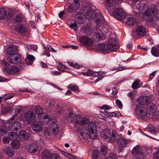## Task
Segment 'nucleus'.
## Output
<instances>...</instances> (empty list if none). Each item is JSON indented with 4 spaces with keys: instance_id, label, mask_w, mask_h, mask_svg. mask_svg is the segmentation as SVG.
<instances>
[{
    "instance_id": "obj_6",
    "label": "nucleus",
    "mask_w": 159,
    "mask_h": 159,
    "mask_svg": "<svg viewBox=\"0 0 159 159\" xmlns=\"http://www.w3.org/2000/svg\"><path fill=\"white\" fill-rule=\"evenodd\" d=\"M108 33L107 29L102 28L101 29L97 30L93 34V38L96 41L104 39L105 38V34Z\"/></svg>"
},
{
    "instance_id": "obj_24",
    "label": "nucleus",
    "mask_w": 159,
    "mask_h": 159,
    "mask_svg": "<svg viewBox=\"0 0 159 159\" xmlns=\"http://www.w3.org/2000/svg\"><path fill=\"white\" fill-rule=\"evenodd\" d=\"M52 154L48 150L43 149L41 153V158L42 159H51Z\"/></svg>"
},
{
    "instance_id": "obj_7",
    "label": "nucleus",
    "mask_w": 159,
    "mask_h": 159,
    "mask_svg": "<svg viewBox=\"0 0 159 159\" xmlns=\"http://www.w3.org/2000/svg\"><path fill=\"white\" fill-rule=\"evenodd\" d=\"M135 112L138 117L141 118L142 119L146 120L149 117L146 111H145L143 107L140 105L136 106Z\"/></svg>"
},
{
    "instance_id": "obj_49",
    "label": "nucleus",
    "mask_w": 159,
    "mask_h": 159,
    "mask_svg": "<svg viewBox=\"0 0 159 159\" xmlns=\"http://www.w3.org/2000/svg\"><path fill=\"white\" fill-rule=\"evenodd\" d=\"M68 63L70 66L76 69H79V66L76 62L69 61Z\"/></svg>"
},
{
    "instance_id": "obj_52",
    "label": "nucleus",
    "mask_w": 159,
    "mask_h": 159,
    "mask_svg": "<svg viewBox=\"0 0 159 159\" xmlns=\"http://www.w3.org/2000/svg\"><path fill=\"white\" fill-rule=\"evenodd\" d=\"M80 135L84 140L87 139L89 138H90V134L80 132Z\"/></svg>"
},
{
    "instance_id": "obj_62",
    "label": "nucleus",
    "mask_w": 159,
    "mask_h": 159,
    "mask_svg": "<svg viewBox=\"0 0 159 159\" xmlns=\"http://www.w3.org/2000/svg\"><path fill=\"white\" fill-rule=\"evenodd\" d=\"M51 74L53 76H57L60 75L61 73L57 71L52 70L50 72Z\"/></svg>"
},
{
    "instance_id": "obj_54",
    "label": "nucleus",
    "mask_w": 159,
    "mask_h": 159,
    "mask_svg": "<svg viewBox=\"0 0 159 159\" xmlns=\"http://www.w3.org/2000/svg\"><path fill=\"white\" fill-rule=\"evenodd\" d=\"M11 68L10 69L7 67H4L3 69L4 73L6 75H11Z\"/></svg>"
},
{
    "instance_id": "obj_44",
    "label": "nucleus",
    "mask_w": 159,
    "mask_h": 159,
    "mask_svg": "<svg viewBox=\"0 0 159 159\" xmlns=\"http://www.w3.org/2000/svg\"><path fill=\"white\" fill-rule=\"evenodd\" d=\"M34 110L37 114L39 115V117H40V116L42 115L41 114L43 113V110L42 108L39 106H36L34 107Z\"/></svg>"
},
{
    "instance_id": "obj_56",
    "label": "nucleus",
    "mask_w": 159,
    "mask_h": 159,
    "mask_svg": "<svg viewBox=\"0 0 159 159\" xmlns=\"http://www.w3.org/2000/svg\"><path fill=\"white\" fill-rule=\"evenodd\" d=\"M107 148L105 145L102 146L100 149L101 151L102 152L103 155H105L107 153Z\"/></svg>"
},
{
    "instance_id": "obj_18",
    "label": "nucleus",
    "mask_w": 159,
    "mask_h": 159,
    "mask_svg": "<svg viewBox=\"0 0 159 159\" xmlns=\"http://www.w3.org/2000/svg\"><path fill=\"white\" fill-rule=\"evenodd\" d=\"M7 53L9 56L17 55L18 53L17 47L15 45H11L7 49Z\"/></svg>"
},
{
    "instance_id": "obj_64",
    "label": "nucleus",
    "mask_w": 159,
    "mask_h": 159,
    "mask_svg": "<svg viewBox=\"0 0 159 159\" xmlns=\"http://www.w3.org/2000/svg\"><path fill=\"white\" fill-rule=\"evenodd\" d=\"M154 159H159V150L153 154Z\"/></svg>"
},
{
    "instance_id": "obj_40",
    "label": "nucleus",
    "mask_w": 159,
    "mask_h": 159,
    "mask_svg": "<svg viewBox=\"0 0 159 159\" xmlns=\"http://www.w3.org/2000/svg\"><path fill=\"white\" fill-rule=\"evenodd\" d=\"M11 75H17L19 73V68L12 66L11 67Z\"/></svg>"
},
{
    "instance_id": "obj_53",
    "label": "nucleus",
    "mask_w": 159,
    "mask_h": 159,
    "mask_svg": "<svg viewBox=\"0 0 159 159\" xmlns=\"http://www.w3.org/2000/svg\"><path fill=\"white\" fill-rule=\"evenodd\" d=\"M14 94L12 93H9L6 94L3 96V98L5 100H7L10 99L13 97Z\"/></svg>"
},
{
    "instance_id": "obj_26",
    "label": "nucleus",
    "mask_w": 159,
    "mask_h": 159,
    "mask_svg": "<svg viewBox=\"0 0 159 159\" xmlns=\"http://www.w3.org/2000/svg\"><path fill=\"white\" fill-rule=\"evenodd\" d=\"M38 146L37 144L32 143L30 144L27 148L28 152L30 153H35L38 149Z\"/></svg>"
},
{
    "instance_id": "obj_36",
    "label": "nucleus",
    "mask_w": 159,
    "mask_h": 159,
    "mask_svg": "<svg viewBox=\"0 0 159 159\" xmlns=\"http://www.w3.org/2000/svg\"><path fill=\"white\" fill-rule=\"evenodd\" d=\"M126 24L129 25H134L136 24L135 19L133 17H130L127 18L126 21H125Z\"/></svg>"
},
{
    "instance_id": "obj_32",
    "label": "nucleus",
    "mask_w": 159,
    "mask_h": 159,
    "mask_svg": "<svg viewBox=\"0 0 159 159\" xmlns=\"http://www.w3.org/2000/svg\"><path fill=\"white\" fill-rule=\"evenodd\" d=\"M35 57L32 55H27V57L25 60L26 64L27 65H31L33 63V61L34 60Z\"/></svg>"
},
{
    "instance_id": "obj_4",
    "label": "nucleus",
    "mask_w": 159,
    "mask_h": 159,
    "mask_svg": "<svg viewBox=\"0 0 159 159\" xmlns=\"http://www.w3.org/2000/svg\"><path fill=\"white\" fill-rule=\"evenodd\" d=\"M139 152L135 159H144L147 154V149L146 148H140V146L137 145L133 149L131 153L133 156H136Z\"/></svg>"
},
{
    "instance_id": "obj_20",
    "label": "nucleus",
    "mask_w": 159,
    "mask_h": 159,
    "mask_svg": "<svg viewBox=\"0 0 159 159\" xmlns=\"http://www.w3.org/2000/svg\"><path fill=\"white\" fill-rule=\"evenodd\" d=\"M51 133L54 135H56L59 132V128L57 124L55 122H51L49 125Z\"/></svg>"
},
{
    "instance_id": "obj_51",
    "label": "nucleus",
    "mask_w": 159,
    "mask_h": 159,
    "mask_svg": "<svg viewBox=\"0 0 159 159\" xmlns=\"http://www.w3.org/2000/svg\"><path fill=\"white\" fill-rule=\"evenodd\" d=\"M27 48L29 51H31L32 50L36 51L37 49V46L34 45H28L27 46Z\"/></svg>"
},
{
    "instance_id": "obj_10",
    "label": "nucleus",
    "mask_w": 159,
    "mask_h": 159,
    "mask_svg": "<svg viewBox=\"0 0 159 159\" xmlns=\"http://www.w3.org/2000/svg\"><path fill=\"white\" fill-rule=\"evenodd\" d=\"M7 18L9 20L8 23H10L13 21L14 22H21L23 19V17L21 16H17L14 18V14L12 11H10L8 12Z\"/></svg>"
},
{
    "instance_id": "obj_21",
    "label": "nucleus",
    "mask_w": 159,
    "mask_h": 159,
    "mask_svg": "<svg viewBox=\"0 0 159 159\" xmlns=\"http://www.w3.org/2000/svg\"><path fill=\"white\" fill-rule=\"evenodd\" d=\"M79 41L80 43L86 46L91 45L93 43V40L91 39L88 37L82 36L80 37Z\"/></svg>"
},
{
    "instance_id": "obj_57",
    "label": "nucleus",
    "mask_w": 159,
    "mask_h": 159,
    "mask_svg": "<svg viewBox=\"0 0 159 159\" xmlns=\"http://www.w3.org/2000/svg\"><path fill=\"white\" fill-rule=\"evenodd\" d=\"M116 103L119 108L120 109L122 108L123 105L121 101L119 100L118 99H116Z\"/></svg>"
},
{
    "instance_id": "obj_33",
    "label": "nucleus",
    "mask_w": 159,
    "mask_h": 159,
    "mask_svg": "<svg viewBox=\"0 0 159 159\" xmlns=\"http://www.w3.org/2000/svg\"><path fill=\"white\" fill-rule=\"evenodd\" d=\"M7 11L4 8H0V19L4 20L6 17L7 20H9L7 18Z\"/></svg>"
},
{
    "instance_id": "obj_2",
    "label": "nucleus",
    "mask_w": 159,
    "mask_h": 159,
    "mask_svg": "<svg viewBox=\"0 0 159 159\" xmlns=\"http://www.w3.org/2000/svg\"><path fill=\"white\" fill-rule=\"evenodd\" d=\"M96 124L93 122H90L88 126H83L81 127L80 132L90 134V138L92 139L96 138Z\"/></svg>"
},
{
    "instance_id": "obj_1",
    "label": "nucleus",
    "mask_w": 159,
    "mask_h": 159,
    "mask_svg": "<svg viewBox=\"0 0 159 159\" xmlns=\"http://www.w3.org/2000/svg\"><path fill=\"white\" fill-rule=\"evenodd\" d=\"M83 13H79L76 16L75 20L77 23L80 24L83 23L85 20L86 16L89 19H94L97 22V24L106 23L104 17L98 9H93L89 7H84L82 10Z\"/></svg>"
},
{
    "instance_id": "obj_19",
    "label": "nucleus",
    "mask_w": 159,
    "mask_h": 159,
    "mask_svg": "<svg viewBox=\"0 0 159 159\" xmlns=\"http://www.w3.org/2000/svg\"><path fill=\"white\" fill-rule=\"evenodd\" d=\"M98 48L102 53L106 54L111 51L107 44L106 45L104 43L99 44L98 45Z\"/></svg>"
},
{
    "instance_id": "obj_59",
    "label": "nucleus",
    "mask_w": 159,
    "mask_h": 159,
    "mask_svg": "<svg viewBox=\"0 0 159 159\" xmlns=\"http://www.w3.org/2000/svg\"><path fill=\"white\" fill-rule=\"evenodd\" d=\"M103 72L101 71L94 72L93 71L92 76H93L95 77H98L103 74Z\"/></svg>"
},
{
    "instance_id": "obj_39",
    "label": "nucleus",
    "mask_w": 159,
    "mask_h": 159,
    "mask_svg": "<svg viewBox=\"0 0 159 159\" xmlns=\"http://www.w3.org/2000/svg\"><path fill=\"white\" fill-rule=\"evenodd\" d=\"M116 2V0H106L105 5L107 7H111L115 5Z\"/></svg>"
},
{
    "instance_id": "obj_8",
    "label": "nucleus",
    "mask_w": 159,
    "mask_h": 159,
    "mask_svg": "<svg viewBox=\"0 0 159 159\" xmlns=\"http://www.w3.org/2000/svg\"><path fill=\"white\" fill-rule=\"evenodd\" d=\"M107 44L112 52H116L119 47L116 39L111 37L108 40Z\"/></svg>"
},
{
    "instance_id": "obj_43",
    "label": "nucleus",
    "mask_w": 159,
    "mask_h": 159,
    "mask_svg": "<svg viewBox=\"0 0 159 159\" xmlns=\"http://www.w3.org/2000/svg\"><path fill=\"white\" fill-rule=\"evenodd\" d=\"M116 132L115 130H112L111 135L108 140V141L110 143H112L116 140Z\"/></svg>"
},
{
    "instance_id": "obj_28",
    "label": "nucleus",
    "mask_w": 159,
    "mask_h": 159,
    "mask_svg": "<svg viewBox=\"0 0 159 159\" xmlns=\"http://www.w3.org/2000/svg\"><path fill=\"white\" fill-rule=\"evenodd\" d=\"M39 119V121L41 123L42 125H46L49 123V119L47 115H41Z\"/></svg>"
},
{
    "instance_id": "obj_11",
    "label": "nucleus",
    "mask_w": 159,
    "mask_h": 159,
    "mask_svg": "<svg viewBox=\"0 0 159 159\" xmlns=\"http://www.w3.org/2000/svg\"><path fill=\"white\" fill-rule=\"evenodd\" d=\"M148 3L146 1H141L136 5V9L137 11L142 13L148 8Z\"/></svg>"
},
{
    "instance_id": "obj_60",
    "label": "nucleus",
    "mask_w": 159,
    "mask_h": 159,
    "mask_svg": "<svg viewBox=\"0 0 159 159\" xmlns=\"http://www.w3.org/2000/svg\"><path fill=\"white\" fill-rule=\"evenodd\" d=\"M62 152L64 153V154L66 156H67L68 157L70 158V159H78L77 158L75 157L72 154L68 153L66 152H64V151H63Z\"/></svg>"
},
{
    "instance_id": "obj_45",
    "label": "nucleus",
    "mask_w": 159,
    "mask_h": 159,
    "mask_svg": "<svg viewBox=\"0 0 159 159\" xmlns=\"http://www.w3.org/2000/svg\"><path fill=\"white\" fill-rule=\"evenodd\" d=\"M55 110L60 114H63L64 115L63 113L64 112L62 107L56 105L55 107Z\"/></svg>"
},
{
    "instance_id": "obj_14",
    "label": "nucleus",
    "mask_w": 159,
    "mask_h": 159,
    "mask_svg": "<svg viewBox=\"0 0 159 159\" xmlns=\"http://www.w3.org/2000/svg\"><path fill=\"white\" fill-rule=\"evenodd\" d=\"M88 120L85 117L83 118L80 120H79L78 118H73L72 119L71 122L74 123L75 125H78L81 126L86 124L88 122Z\"/></svg>"
},
{
    "instance_id": "obj_42",
    "label": "nucleus",
    "mask_w": 159,
    "mask_h": 159,
    "mask_svg": "<svg viewBox=\"0 0 159 159\" xmlns=\"http://www.w3.org/2000/svg\"><path fill=\"white\" fill-rule=\"evenodd\" d=\"M99 118L100 119H102L106 121H107V115L105 111V112L101 111L98 116Z\"/></svg>"
},
{
    "instance_id": "obj_25",
    "label": "nucleus",
    "mask_w": 159,
    "mask_h": 159,
    "mask_svg": "<svg viewBox=\"0 0 159 159\" xmlns=\"http://www.w3.org/2000/svg\"><path fill=\"white\" fill-rule=\"evenodd\" d=\"M16 30H17L21 33L22 35L25 36L27 34V29L26 27L23 25H20L16 27Z\"/></svg>"
},
{
    "instance_id": "obj_41",
    "label": "nucleus",
    "mask_w": 159,
    "mask_h": 159,
    "mask_svg": "<svg viewBox=\"0 0 159 159\" xmlns=\"http://www.w3.org/2000/svg\"><path fill=\"white\" fill-rule=\"evenodd\" d=\"M18 137V134L14 132H10L8 134V137L10 140H14Z\"/></svg>"
},
{
    "instance_id": "obj_27",
    "label": "nucleus",
    "mask_w": 159,
    "mask_h": 159,
    "mask_svg": "<svg viewBox=\"0 0 159 159\" xmlns=\"http://www.w3.org/2000/svg\"><path fill=\"white\" fill-rule=\"evenodd\" d=\"M111 130L108 129H105L102 130L100 133V136L105 139H108L111 136Z\"/></svg>"
},
{
    "instance_id": "obj_13",
    "label": "nucleus",
    "mask_w": 159,
    "mask_h": 159,
    "mask_svg": "<svg viewBox=\"0 0 159 159\" xmlns=\"http://www.w3.org/2000/svg\"><path fill=\"white\" fill-rule=\"evenodd\" d=\"M80 6L79 0H73V3L70 5L66 9L68 12H71L79 8Z\"/></svg>"
},
{
    "instance_id": "obj_16",
    "label": "nucleus",
    "mask_w": 159,
    "mask_h": 159,
    "mask_svg": "<svg viewBox=\"0 0 159 159\" xmlns=\"http://www.w3.org/2000/svg\"><path fill=\"white\" fill-rule=\"evenodd\" d=\"M33 130L36 132H40L42 129V126L40 121H35L33 122L32 125Z\"/></svg>"
},
{
    "instance_id": "obj_37",
    "label": "nucleus",
    "mask_w": 159,
    "mask_h": 159,
    "mask_svg": "<svg viewBox=\"0 0 159 159\" xmlns=\"http://www.w3.org/2000/svg\"><path fill=\"white\" fill-rule=\"evenodd\" d=\"M12 147L13 148L17 149L19 148L20 145V142L18 140H12L11 143Z\"/></svg>"
},
{
    "instance_id": "obj_31",
    "label": "nucleus",
    "mask_w": 159,
    "mask_h": 159,
    "mask_svg": "<svg viewBox=\"0 0 159 159\" xmlns=\"http://www.w3.org/2000/svg\"><path fill=\"white\" fill-rule=\"evenodd\" d=\"M151 52L154 56L159 57V44L153 46L151 49Z\"/></svg>"
},
{
    "instance_id": "obj_63",
    "label": "nucleus",
    "mask_w": 159,
    "mask_h": 159,
    "mask_svg": "<svg viewBox=\"0 0 159 159\" xmlns=\"http://www.w3.org/2000/svg\"><path fill=\"white\" fill-rule=\"evenodd\" d=\"M51 159H61L58 155L56 153H53Z\"/></svg>"
},
{
    "instance_id": "obj_35",
    "label": "nucleus",
    "mask_w": 159,
    "mask_h": 159,
    "mask_svg": "<svg viewBox=\"0 0 159 159\" xmlns=\"http://www.w3.org/2000/svg\"><path fill=\"white\" fill-rule=\"evenodd\" d=\"M142 84L139 80H135L132 85V87L133 89H136L139 88Z\"/></svg>"
},
{
    "instance_id": "obj_22",
    "label": "nucleus",
    "mask_w": 159,
    "mask_h": 159,
    "mask_svg": "<svg viewBox=\"0 0 159 159\" xmlns=\"http://www.w3.org/2000/svg\"><path fill=\"white\" fill-rule=\"evenodd\" d=\"M139 103L142 105H143L150 103L151 98L150 97L148 96H142L138 100Z\"/></svg>"
},
{
    "instance_id": "obj_61",
    "label": "nucleus",
    "mask_w": 159,
    "mask_h": 159,
    "mask_svg": "<svg viewBox=\"0 0 159 159\" xmlns=\"http://www.w3.org/2000/svg\"><path fill=\"white\" fill-rule=\"evenodd\" d=\"M65 67L64 65L62 64H60L57 67V68L60 71H64Z\"/></svg>"
},
{
    "instance_id": "obj_9",
    "label": "nucleus",
    "mask_w": 159,
    "mask_h": 159,
    "mask_svg": "<svg viewBox=\"0 0 159 159\" xmlns=\"http://www.w3.org/2000/svg\"><path fill=\"white\" fill-rule=\"evenodd\" d=\"M113 16L119 20H124L125 17V13L123 11V9L120 8H115L113 11Z\"/></svg>"
},
{
    "instance_id": "obj_58",
    "label": "nucleus",
    "mask_w": 159,
    "mask_h": 159,
    "mask_svg": "<svg viewBox=\"0 0 159 159\" xmlns=\"http://www.w3.org/2000/svg\"><path fill=\"white\" fill-rule=\"evenodd\" d=\"M11 109L10 107H7L2 108V112L3 114L7 113L10 111Z\"/></svg>"
},
{
    "instance_id": "obj_48",
    "label": "nucleus",
    "mask_w": 159,
    "mask_h": 159,
    "mask_svg": "<svg viewBox=\"0 0 159 159\" xmlns=\"http://www.w3.org/2000/svg\"><path fill=\"white\" fill-rule=\"evenodd\" d=\"M81 32L86 34H89V28L88 27L83 26L81 29Z\"/></svg>"
},
{
    "instance_id": "obj_34",
    "label": "nucleus",
    "mask_w": 159,
    "mask_h": 159,
    "mask_svg": "<svg viewBox=\"0 0 159 159\" xmlns=\"http://www.w3.org/2000/svg\"><path fill=\"white\" fill-rule=\"evenodd\" d=\"M127 141L122 138L119 139L117 140V143L122 147H125L127 145Z\"/></svg>"
},
{
    "instance_id": "obj_46",
    "label": "nucleus",
    "mask_w": 159,
    "mask_h": 159,
    "mask_svg": "<svg viewBox=\"0 0 159 159\" xmlns=\"http://www.w3.org/2000/svg\"><path fill=\"white\" fill-rule=\"evenodd\" d=\"M99 155V151L95 149L93 151L92 155V159H98Z\"/></svg>"
},
{
    "instance_id": "obj_12",
    "label": "nucleus",
    "mask_w": 159,
    "mask_h": 159,
    "mask_svg": "<svg viewBox=\"0 0 159 159\" xmlns=\"http://www.w3.org/2000/svg\"><path fill=\"white\" fill-rule=\"evenodd\" d=\"M25 118L26 121L28 124H31L34 121L35 114L33 111H28L25 113Z\"/></svg>"
},
{
    "instance_id": "obj_30",
    "label": "nucleus",
    "mask_w": 159,
    "mask_h": 159,
    "mask_svg": "<svg viewBox=\"0 0 159 159\" xmlns=\"http://www.w3.org/2000/svg\"><path fill=\"white\" fill-rule=\"evenodd\" d=\"M14 148L11 147H6L3 149V151L8 156H12L14 155Z\"/></svg>"
},
{
    "instance_id": "obj_3",
    "label": "nucleus",
    "mask_w": 159,
    "mask_h": 159,
    "mask_svg": "<svg viewBox=\"0 0 159 159\" xmlns=\"http://www.w3.org/2000/svg\"><path fill=\"white\" fill-rule=\"evenodd\" d=\"M156 5L152 4L143 13V18L147 22H152L153 20L154 13L156 11Z\"/></svg>"
},
{
    "instance_id": "obj_23",
    "label": "nucleus",
    "mask_w": 159,
    "mask_h": 159,
    "mask_svg": "<svg viewBox=\"0 0 159 159\" xmlns=\"http://www.w3.org/2000/svg\"><path fill=\"white\" fill-rule=\"evenodd\" d=\"M20 58L19 56L14 55L10 56L7 58L8 61L12 64H16L19 62L20 61Z\"/></svg>"
},
{
    "instance_id": "obj_50",
    "label": "nucleus",
    "mask_w": 159,
    "mask_h": 159,
    "mask_svg": "<svg viewBox=\"0 0 159 159\" xmlns=\"http://www.w3.org/2000/svg\"><path fill=\"white\" fill-rule=\"evenodd\" d=\"M105 159H117L116 154L113 152H111L108 156L106 157Z\"/></svg>"
},
{
    "instance_id": "obj_47",
    "label": "nucleus",
    "mask_w": 159,
    "mask_h": 159,
    "mask_svg": "<svg viewBox=\"0 0 159 159\" xmlns=\"http://www.w3.org/2000/svg\"><path fill=\"white\" fill-rule=\"evenodd\" d=\"M69 88L71 90L74 91H76L78 90L79 87L78 86L74 84H71L68 86Z\"/></svg>"
},
{
    "instance_id": "obj_5",
    "label": "nucleus",
    "mask_w": 159,
    "mask_h": 159,
    "mask_svg": "<svg viewBox=\"0 0 159 159\" xmlns=\"http://www.w3.org/2000/svg\"><path fill=\"white\" fill-rule=\"evenodd\" d=\"M15 117L12 116L10 119L6 122V124L8 125V129L10 131H14L15 132L21 129L20 124L14 120Z\"/></svg>"
},
{
    "instance_id": "obj_15",
    "label": "nucleus",
    "mask_w": 159,
    "mask_h": 159,
    "mask_svg": "<svg viewBox=\"0 0 159 159\" xmlns=\"http://www.w3.org/2000/svg\"><path fill=\"white\" fill-rule=\"evenodd\" d=\"M157 109V107L155 104L150 103L147 106L146 111L148 115H152L156 112Z\"/></svg>"
},
{
    "instance_id": "obj_29",
    "label": "nucleus",
    "mask_w": 159,
    "mask_h": 159,
    "mask_svg": "<svg viewBox=\"0 0 159 159\" xmlns=\"http://www.w3.org/2000/svg\"><path fill=\"white\" fill-rule=\"evenodd\" d=\"M18 137L20 140H26L28 139V134L26 131H21L19 133Z\"/></svg>"
},
{
    "instance_id": "obj_17",
    "label": "nucleus",
    "mask_w": 159,
    "mask_h": 159,
    "mask_svg": "<svg viewBox=\"0 0 159 159\" xmlns=\"http://www.w3.org/2000/svg\"><path fill=\"white\" fill-rule=\"evenodd\" d=\"M147 30L146 28L142 26H139L136 29V33L138 36L143 37L147 34Z\"/></svg>"
},
{
    "instance_id": "obj_55",
    "label": "nucleus",
    "mask_w": 159,
    "mask_h": 159,
    "mask_svg": "<svg viewBox=\"0 0 159 159\" xmlns=\"http://www.w3.org/2000/svg\"><path fill=\"white\" fill-rule=\"evenodd\" d=\"M92 73H93V71L90 70H88L86 72H81L82 75L88 76H92Z\"/></svg>"
},
{
    "instance_id": "obj_38",
    "label": "nucleus",
    "mask_w": 159,
    "mask_h": 159,
    "mask_svg": "<svg viewBox=\"0 0 159 159\" xmlns=\"http://www.w3.org/2000/svg\"><path fill=\"white\" fill-rule=\"evenodd\" d=\"M7 126L2 125L0 126V135H3L7 133Z\"/></svg>"
}]
</instances>
